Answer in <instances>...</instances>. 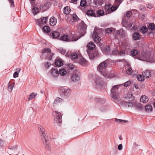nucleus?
I'll return each instance as SVG.
<instances>
[{
	"mask_svg": "<svg viewBox=\"0 0 155 155\" xmlns=\"http://www.w3.org/2000/svg\"><path fill=\"white\" fill-rule=\"evenodd\" d=\"M107 65V61H104L101 63L98 66L97 69L102 75L106 78L110 77V73L106 71Z\"/></svg>",
	"mask_w": 155,
	"mask_h": 155,
	"instance_id": "1",
	"label": "nucleus"
},
{
	"mask_svg": "<svg viewBox=\"0 0 155 155\" xmlns=\"http://www.w3.org/2000/svg\"><path fill=\"white\" fill-rule=\"evenodd\" d=\"M38 129L41 134V136L43 142L46 145L48 144L49 142L48 141L47 136L45 134L44 128L42 126L39 125Z\"/></svg>",
	"mask_w": 155,
	"mask_h": 155,
	"instance_id": "2",
	"label": "nucleus"
},
{
	"mask_svg": "<svg viewBox=\"0 0 155 155\" xmlns=\"http://www.w3.org/2000/svg\"><path fill=\"white\" fill-rule=\"evenodd\" d=\"M53 114L54 117V122L58 125L61 124L62 121L61 113L58 111L55 110L53 112Z\"/></svg>",
	"mask_w": 155,
	"mask_h": 155,
	"instance_id": "3",
	"label": "nucleus"
},
{
	"mask_svg": "<svg viewBox=\"0 0 155 155\" xmlns=\"http://www.w3.org/2000/svg\"><path fill=\"white\" fill-rule=\"evenodd\" d=\"M120 85L114 86L111 90L110 96L111 98L115 100H117L118 99L117 97L116 94L117 93V91Z\"/></svg>",
	"mask_w": 155,
	"mask_h": 155,
	"instance_id": "4",
	"label": "nucleus"
},
{
	"mask_svg": "<svg viewBox=\"0 0 155 155\" xmlns=\"http://www.w3.org/2000/svg\"><path fill=\"white\" fill-rule=\"evenodd\" d=\"M42 54L48 60H50L53 55V53L51 52V49L49 48H45L42 51Z\"/></svg>",
	"mask_w": 155,
	"mask_h": 155,
	"instance_id": "5",
	"label": "nucleus"
},
{
	"mask_svg": "<svg viewBox=\"0 0 155 155\" xmlns=\"http://www.w3.org/2000/svg\"><path fill=\"white\" fill-rule=\"evenodd\" d=\"M48 17H43L36 20V24L40 27L42 28L47 22Z\"/></svg>",
	"mask_w": 155,
	"mask_h": 155,
	"instance_id": "6",
	"label": "nucleus"
},
{
	"mask_svg": "<svg viewBox=\"0 0 155 155\" xmlns=\"http://www.w3.org/2000/svg\"><path fill=\"white\" fill-rule=\"evenodd\" d=\"M59 73L58 69L54 67L49 71V74L52 77L56 78L58 76Z\"/></svg>",
	"mask_w": 155,
	"mask_h": 155,
	"instance_id": "7",
	"label": "nucleus"
},
{
	"mask_svg": "<svg viewBox=\"0 0 155 155\" xmlns=\"http://www.w3.org/2000/svg\"><path fill=\"white\" fill-rule=\"evenodd\" d=\"M79 38H76L74 37H69L67 35H64L60 38V39L65 41H77Z\"/></svg>",
	"mask_w": 155,
	"mask_h": 155,
	"instance_id": "8",
	"label": "nucleus"
},
{
	"mask_svg": "<svg viewBox=\"0 0 155 155\" xmlns=\"http://www.w3.org/2000/svg\"><path fill=\"white\" fill-rule=\"evenodd\" d=\"M117 8L114 5L111 7V5L108 4L106 5L105 6V10L107 14H109L112 12L116 10Z\"/></svg>",
	"mask_w": 155,
	"mask_h": 155,
	"instance_id": "9",
	"label": "nucleus"
},
{
	"mask_svg": "<svg viewBox=\"0 0 155 155\" xmlns=\"http://www.w3.org/2000/svg\"><path fill=\"white\" fill-rule=\"evenodd\" d=\"M92 37L94 38V41L96 43H99L101 40V38L98 35L96 31H94L91 35Z\"/></svg>",
	"mask_w": 155,
	"mask_h": 155,
	"instance_id": "10",
	"label": "nucleus"
},
{
	"mask_svg": "<svg viewBox=\"0 0 155 155\" xmlns=\"http://www.w3.org/2000/svg\"><path fill=\"white\" fill-rule=\"evenodd\" d=\"M150 57V54L149 53H143L141 54L139 59L143 61H146L148 60Z\"/></svg>",
	"mask_w": 155,
	"mask_h": 155,
	"instance_id": "11",
	"label": "nucleus"
},
{
	"mask_svg": "<svg viewBox=\"0 0 155 155\" xmlns=\"http://www.w3.org/2000/svg\"><path fill=\"white\" fill-rule=\"evenodd\" d=\"M61 92L66 96L69 95L71 92V90L68 88L62 87L61 88Z\"/></svg>",
	"mask_w": 155,
	"mask_h": 155,
	"instance_id": "12",
	"label": "nucleus"
},
{
	"mask_svg": "<svg viewBox=\"0 0 155 155\" xmlns=\"http://www.w3.org/2000/svg\"><path fill=\"white\" fill-rule=\"evenodd\" d=\"M101 50L105 54L111 55L110 52V48L108 46H103L101 48Z\"/></svg>",
	"mask_w": 155,
	"mask_h": 155,
	"instance_id": "13",
	"label": "nucleus"
},
{
	"mask_svg": "<svg viewBox=\"0 0 155 155\" xmlns=\"http://www.w3.org/2000/svg\"><path fill=\"white\" fill-rule=\"evenodd\" d=\"M49 23L52 26H54L57 23L56 18L54 17H51L50 19Z\"/></svg>",
	"mask_w": 155,
	"mask_h": 155,
	"instance_id": "14",
	"label": "nucleus"
},
{
	"mask_svg": "<svg viewBox=\"0 0 155 155\" xmlns=\"http://www.w3.org/2000/svg\"><path fill=\"white\" fill-rule=\"evenodd\" d=\"M55 64L58 67H61L63 65L62 60L59 58H57L55 60Z\"/></svg>",
	"mask_w": 155,
	"mask_h": 155,
	"instance_id": "15",
	"label": "nucleus"
},
{
	"mask_svg": "<svg viewBox=\"0 0 155 155\" xmlns=\"http://www.w3.org/2000/svg\"><path fill=\"white\" fill-rule=\"evenodd\" d=\"M42 30L44 33L47 34L50 32V29L48 26L44 25L43 27L42 28Z\"/></svg>",
	"mask_w": 155,
	"mask_h": 155,
	"instance_id": "16",
	"label": "nucleus"
},
{
	"mask_svg": "<svg viewBox=\"0 0 155 155\" xmlns=\"http://www.w3.org/2000/svg\"><path fill=\"white\" fill-rule=\"evenodd\" d=\"M142 74L146 78H148L151 76L150 71L148 70H146L145 71L143 72Z\"/></svg>",
	"mask_w": 155,
	"mask_h": 155,
	"instance_id": "17",
	"label": "nucleus"
},
{
	"mask_svg": "<svg viewBox=\"0 0 155 155\" xmlns=\"http://www.w3.org/2000/svg\"><path fill=\"white\" fill-rule=\"evenodd\" d=\"M124 97L126 99L129 100H132L134 99L132 94L131 93H127L125 94L124 95Z\"/></svg>",
	"mask_w": 155,
	"mask_h": 155,
	"instance_id": "18",
	"label": "nucleus"
},
{
	"mask_svg": "<svg viewBox=\"0 0 155 155\" xmlns=\"http://www.w3.org/2000/svg\"><path fill=\"white\" fill-rule=\"evenodd\" d=\"M37 95V93L35 92L31 93L29 95L28 97V101H30L32 100Z\"/></svg>",
	"mask_w": 155,
	"mask_h": 155,
	"instance_id": "19",
	"label": "nucleus"
},
{
	"mask_svg": "<svg viewBox=\"0 0 155 155\" xmlns=\"http://www.w3.org/2000/svg\"><path fill=\"white\" fill-rule=\"evenodd\" d=\"M71 79L73 81L76 82L79 80L80 78L77 74H74L72 76Z\"/></svg>",
	"mask_w": 155,
	"mask_h": 155,
	"instance_id": "20",
	"label": "nucleus"
},
{
	"mask_svg": "<svg viewBox=\"0 0 155 155\" xmlns=\"http://www.w3.org/2000/svg\"><path fill=\"white\" fill-rule=\"evenodd\" d=\"M140 101L143 103H146L148 101V98L147 96L143 95L141 96Z\"/></svg>",
	"mask_w": 155,
	"mask_h": 155,
	"instance_id": "21",
	"label": "nucleus"
},
{
	"mask_svg": "<svg viewBox=\"0 0 155 155\" xmlns=\"http://www.w3.org/2000/svg\"><path fill=\"white\" fill-rule=\"evenodd\" d=\"M133 38L135 40H138L140 39V36L139 33L137 32L134 33L133 35Z\"/></svg>",
	"mask_w": 155,
	"mask_h": 155,
	"instance_id": "22",
	"label": "nucleus"
},
{
	"mask_svg": "<svg viewBox=\"0 0 155 155\" xmlns=\"http://www.w3.org/2000/svg\"><path fill=\"white\" fill-rule=\"evenodd\" d=\"M127 69H126V72L127 74L129 75L131 74L133 72V71L130 68V65L128 64H127Z\"/></svg>",
	"mask_w": 155,
	"mask_h": 155,
	"instance_id": "23",
	"label": "nucleus"
},
{
	"mask_svg": "<svg viewBox=\"0 0 155 155\" xmlns=\"http://www.w3.org/2000/svg\"><path fill=\"white\" fill-rule=\"evenodd\" d=\"M123 0H115L114 6L117 9L120 5L122 3Z\"/></svg>",
	"mask_w": 155,
	"mask_h": 155,
	"instance_id": "24",
	"label": "nucleus"
},
{
	"mask_svg": "<svg viewBox=\"0 0 155 155\" xmlns=\"http://www.w3.org/2000/svg\"><path fill=\"white\" fill-rule=\"evenodd\" d=\"M87 46L89 49L91 50L95 48V45L93 42H91L87 44Z\"/></svg>",
	"mask_w": 155,
	"mask_h": 155,
	"instance_id": "25",
	"label": "nucleus"
},
{
	"mask_svg": "<svg viewBox=\"0 0 155 155\" xmlns=\"http://www.w3.org/2000/svg\"><path fill=\"white\" fill-rule=\"evenodd\" d=\"M145 110L147 112H149L152 110V107L150 105H146L145 107Z\"/></svg>",
	"mask_w": 155,
	"mask_h": 155,
	"instance_id": "26",
	"label": "nucleus"
},
{
	"mask_svg": "<svg viewBox=\"0 0 155 155\" xmlns=\"http://www.w3.org/2000/svg\"><path fill=\"white\" fill-rule=\"evenodd\" d=\"M137 80L140 82L143 81L145 79L144 77L143 76V75L141 74L137 75Z\"/></svg>",
	"mask_w": 155,
	"mask_h": 155,
	"instance_id": "27",
	"label": "nucleus"
},
{
	"mask_svg": "<svg viewBox=\"0 0 155 155\" xmlns=\"http://www.w3.org/2000/svg\"><path fill=\"white\" fill-rule=\"evenodd\" d=\"M135 108L139 110H141L143 108V106L141 104H137L134 105Z\"/></svg>",
	"mask_w": 155,
	"mask_h": 155,
	"instance_id": "28",
	"label": "nucleus"
},
{
	"mask_svg": "<svg viewBox=\"0 0 155 155\" xmlns=\"http://www.w3.org/2000/svg\"><path fill=\"white\" fill-rule=\"evenodd\" d=\"M39 9L36 7H34L32 10V12L34 15H36L39 12Z\"/></svg>",
	"mask_w": 155,
	"mask_h": 155,
	"instance_id": "29",
	"label": "nucleus"
},
{
	"mask_svg": "<svg viewBox=\"0 0 155 155\" xmlns=\"http://www.w3.org/2000/svg\"><path fill=\"white\" fill-rule=\"evenodd\" d=\"M87 15L91 16H96L94 11L93 10H89L87 12Z\"/></svg>",
	"mask_w": 155,
	"mask_h": 155,
	"instance_id": "30",
	"label": "nucleus"
},
{
	"mask_svg": "<svg viewBox=\"0 0 155 155\" xmlns=\"http://www.w3.org/2000/svg\"><path fill=\"white\" fill-rule=\"evenodd\" d=\"M115 121L118 123L122 124L127 122V120H123L120 119H115Z\"/></svg>",
	"mask_w": 155,
	"mask_h": 155,
	"instance_id": "31",
	"label": "nucleus"
},
{
	"mask_svg": "<svg viewBox=\"0 0 155 155\" xmlns=\"http://www.w3.org/2000/svg\"><path fill=\"white\" fill-rule=\"evenodd\" d=\"M64 13L65 14H68L70 12V8L68 6L65 7L64 8Z\"/></svg>",
	"mask_w": 155,
	"mask_h": 155,
	"instance_id": "32",
	"label": "nucleus"
},
{
	"mask_svg": "<svg viewBox=\"0 0 155 155\" xmlns=\"http://www.w3.org/2000/svg\"><path fill=\"white\" fill-rule=\"evenodd\" d=\"M86 60L83 58H81L78 59V62L81 64H84L86 62Z\"/></svg>",
	"mask_w": 155,
	"mask_h": 155,
	"instance_id": "33",
	"label": "nucleus"
},
{
	"mask_svg": "<svg viewBox=\"0 0 155 155\" xmlns=\"http://www.w3.org/2000/svg\"><path fill=\"white\" fill-rule=\"evenodd\" d=\"M59 74L61 76H64L67 73L66 71L64 69H61L59 71Z\"/></svg>",
	"mask_w": 155,
	"mask_h": 155,
	"instance_id": "34",
	"label": "nucleus"
},
{
	"mask_svg": "<svg viewBox=\"0 0 155 155\" xmlns=\"http://www.w3.org/2000/svg\"><path fill=\"white\" fill-rule=\"evenodd\" d=\"M60 35L59 33L57 31H54L52 33V36L54 38H57Z\"/></svg>",
	"mask_w": 155,
	"mask_h": 155,
	"instance_id": "35",
	"label": "nucleus"
},
{
	"mask_svg": "<svg viewBox=\"0 0 155 155\" xmlns=\"http://www.w3.org/2000/svg\"><path fill=\"white\" fill-rule=\"evenodd\" d=\"M14 85L15 84L14 83H12L11 84H8V90L9 91L11 92L12 91Z\"/></svg>",
	"mask_w": 155,
	"mask_h": 155,
	"instance_id": "36",
	"label": "nucleus"
},
{
	"mask_svg": "<svg viewBox=\"0 0 155 155\" xmlns=\"http://www.w3.org/2000/svg\"><path fill=\"white\" fill-rule=\"evenodd\" d=\"M94 79L95 83L97 84H100L101 81L100 77H95Z\"/></svg>",
	"mask_w": 155,
	"mask_h": 155,
	"instance_id": "37",
	"label": "nucleus"
},
{
	"mask_svg": "<svg viewBox=\"0 0 155 155\" xmlns=\"http://www.w3.org/2000/svg\"><path fill=\"white\" fill-rule=\"evenodd\" d=\"M63 100L62 99L60 98L59 97H57L54 102V104H57L58 103L62 102Z\"/></svg>",
	"mask_w": 155,
	"mask_h": 155,
	"instance_id": "38",
	"label": "nucleus"
},
{
	"mask_svg": "<svg viewBox=\"0 0 155 155\" xmlns=\"http://www.w3.org/2000/svg\"><path fill=\"white\" fill-rule=\"evenodd\" d=\"M149 30H151L152 31L155 29V25L153 23H151L149 24L148 27Z\"/></svg>",
	"mask_w": 155,
	"mask_h": 155,
	"instance_id": "39",
	"label": "nucleus"
},
{
	"mask_svg": "<svg viewBox=\"0 0 155 155\" xmlns=\"http://www.w3.org/2000/svg\"><path fill=\"white\" fill-rule=\"evenodd\" d=\"M147 31V28L146 26H143L140 30V32L143 34L146 32Z\"/></svg>",
	"mask_w": 155,
	"mask_h": 155,
	"instance_id": "40",
	"label": "nucleus"
},
{
	"mask_svg": "<svg viewBox=\"0 0 155 155\" xmlns=\"http://www.w3.org/2000/svg\"><path fill=\"white\" fill-rule=\"evenodd\" d=\"M138 53V51L135 49H134L131 51V54L132 56L136 55Z\"/></svg>",
	"mask_w": 155,
	"mask_h": 155,
	"instance_id": "41",
	"label": "nucleus"
},
{
	"mask_svg": "<svg viewBox=\"0 0 155 155\" xmlns=\"http://www.w3.org/2000/svg\"><path fill=\"white\" fill-rule=\"evenodd\" d=\"M125 104L126 107H132L133 106H134L132 103L130 102H126Z\"/></svg>",
	"mask_w": 155,
	"mask_h": 155,
	"instance_id": "42",
	"label": "nucleus"
},
{
	"mask_svg": "<svg viewBox=\"0 0 155 155\" xmlns=\"http://www.w3.org/2000/svg\"><path fill=\"white\" fill-rule=\"evenodd\" d=\"M71 57L74 59H78V56L77 54L75 53H72L71 54Z\"/></svg>",
	"mask_w": 155,
	"mask_h": 155,
	"instance_id": "43",
	"label": "nucleus"
},
{
	"mask_svg": "<svg viewBox=\"0 0 155 155\" xmlns=\"http://www.w3.org/2000/svg\"><path fill=\"white\" fill-rule=\"evenodd\" d=\"M104 13V11L102 10H99L97 12V13L99 16L103 15Z\"/></svg>",
	"mask_w": 155,
	"mask_h": 155,
	"instance_id": "44",
	"label": "nucleus"
},
{
	"mask_svg": "<svg viewBox=\"0 0 155 155\" xmlns=\"http://www.w3.org/2000/svg\"><path fill=\"white\" fill-rule=\"evenodd\" d=\"M119 53V52L118 51V50L117 49H116L112 51V53H111V54L112 55H117Z\"/></svg>",
	"mask_w": 155,
	"mask_h": 155,
	"instance_id": "45",
	"label": "nucleus"
},
{
	"mask_svg": "<svg viewBox=\"0 0 155 155\" xmlns=\"http://www.w3.org/2000/svg\"><path fill=\"white\" fill-rule=\"evenodd\" d=\"M86 3L85 0H81L80 3V5L82 7H84L86 5Z\"/></svg>",
	"mask_w": 155,
	"mask_h": 155,
	"instance_id": "46",
	"label": "nucleus"
},
{
	"mask_svg": "<svg viewBox=\"0 0 155 155\" xmlns=\"http://www.w3.org/2000/svg\"><path fill=\"white\" fill-rule=\"evenodd\" d=\"M59 52L61 54H64L65 53V51L62 48H60L59 49Z\"/></svg>",
	"mask_w": 155,
	"mask_h": 155,
	"instance_id": "47",
	"label": "nucleus"
},
{
	"mask_svg": "<svg viewBox=\"0 0 155 155\" xmlns=\"http://www.w3.org/2000/svg\"><path fill=\"white\" fill-rule=\"evenodd\" d=\"M68 68L71 70L74 69V65L71 64H69L68 65Z\"/></svg>",
	"mask_w": 155,
	"mask_h": 155,
	"instance_id": "48",
	"label": "nucleus"
},
{
	"mask_svg": "<svg viewBox=\"0 0 155 155\" xmlns=\"http://www.w3.org/2000/svg\"><path fill=\"white\" fill-rule=\"evenodd\" d=\"M132 15V13L130 11H128L127 12L126 16L128 17H130Z\"/></svg>",
	"mask_w": 155,
	"mask_h": 155,
	"instance_id": "49",
	"label": "nucleus"
},
{
	"mask_svg": "<svg viewBox=\"0 0 155 155\" xmlns=\"http://www.w3.org/2000/svg\"><path fill=\"white\" fill-rule=\"evenodd\" d=\"M131 84L130 82L129 81H127L124 84V85L125 87H127L129 86Z\"/></svg>",
	"mask_w": 155,
	"mask_h": 155,
	"instance_id": "50",
	"label": "nucleus"
},
{
	"mask_svg": "<svg viewBox=\"0 0 155 155\" xmlns=\"http://www.w3.org/2000/svg\"><path fill=\"white\" fill-rule=\"evenodd\" d=\"M51 64L48 62H47L45 64V67L47 69H48L51 66Z\"/></svg>",
	"mask_w": 155,
	"mask_h": 155,
	"instance_id": "51",
	"label": "nucleus"
},
{
	"mask_svg": "<svg viewBox=\"0 0 155 155\" xmlns=\"http://www.w3.org/2000/svg\"><path fill=\"white\" fill-rule=\"evenodd\" d=\"M112 29L111 28H107L106 30V33L108 34H110L112 31Z\"/></svg>",
	"mask_w": 155,
	"mask_h": 155,
	"instance_id": "52",
	"label": "nucleus"
},
{
	"mask_svg": "<svg viewBox=\"0 0 155 155\" xmlns=\"http://www.w3.org/2000/svg\"><path fill=\"white\" fill-rule=\"evenodd\" d=\"M153 7V5L151 3H149L147 5V8L151 9Z\"/></svg>",
	"mask_w": 155,
	"mask_h": 155,
	"instance_id": "53",
	"label": "nucleus"
},
{
	"mask_svg": "<svg viewBox=\"0 0 155 155\" xmlns=\"http://www.w3.org/2000/svg\"><path fill=\"white\" fill-rule=\"evenodd\" d=\"M17 148V146L16 145H15L14 146L11 147L10 149L13 150H16Z\"/></svg>",
	"mask_w": 155,
	"mask_h": 155,
	"instance_id": "54",
	"label": "nucleus"
},
{
	"mask_svg": "<svg viewBox=\"0 0 155 155\" xmlns=\"http://www.w3.org/2000/svg\"><path fill=\"white\" fill-rule=\"evenodd\" d=\"M125 54V51H120V52H119V55L121 56H123Z\"/></svg>",
	"mask_w": 155,
	"mask_h": 155,
	"instance_id": "55",
	"label": "nucleus"
},
{
	"mask_svg": "<svg viewBox=\"0 0 155 155\" xmlns=\"http://www.w3.org/2000/svg\"><path fill=\"white\" fill-rule=\"evenodd\" d=\"M123 31L122 29H120L118 30L117 31V33L118 34L122 35L123 33Z\"/></svg>",
	"mask_w": 155,
	"mask_h": 155,
	"instance_id": "56",
	"label": "nucleus"
},
{
	"mask_svg": "<svg viewBox=\"0 0 155 155\" xmlns=\"http://www.w3.org/2000/svg\"><path fill=\"white\" fill-rule=\"evenodd\" d=\"M10 3L11 6L14 7V2L13 0H8Z\"/></svg>",
	"mask_w": 155,
	"mask_h": 155,
	"instance_id": "57",
	"label": "nucleus"
},
{
	"mask_svg": "<svg viewBox=\"0 0 155 155\" xmlns=\"http://www.w3.org/2000/svg\"><path fill=\"white\" fill-rule=\"evenodd\" d=\"M71 16L72 18L74 20H75L77 17L76 14H73Z\"/></svg>",
	"mask_w": 155,
	"mask_h": 155,
	"instance_id": "58",
	"label": "nucleus"
},
{
	"mask_svg": "<svg viewBox=\"0 0 155 155\" xmlns=\"http://www.w3.org/2000/svg\"><path fill=\"white\" fill-rule=\"evenodd\" d=\"M18 75V73L17 71L15 72L13 74V77L14 78L17 77Z\"/></svg>",
	"mask_w": 155,
	"mask_h": 155,
	"instance_id": "59",
	"label": "nucleus"
},
{
	"mask_svg": "<svg viewBox=\"0 0 155 155\" xmlns=\"http://www.w3.org/2000/svg\"><path fill=\"white\" fill-rule=\"evenodd\" d=\"M123 148V146L122 144H120L118 145V149L119 150H121Z\"/></svg>",
	"mask_w": 155,
	"mask_h": 155,
	"instance_id": "60",
	"label": "nucleus"
},
{
	"mask_svg": "<svg viewBox=\"0 0 155 155\" xmlns=\"http://www.w3.org/2000/svg\"><path fill=\"white\" fill-rule=\"evenodd\" d=\"M81 24L83 26V29H85L86 28V25L83 22H81Z\"/></svg>",
	"mask_w": 155,
	"mask_h": 155,
	"instance_id": "61",
	"label": "nucleus"
},
{
	"mask_svg": "<svg viewBox=\"0 0 155 155\" xmlns=\"http://www.w3.org/2000/svg\"><path fill=\"white\" fill-rule=\"evenodd\" d=\"M5 141L2 139H0V146H2L3 145Z\"/></svg>",
	"mask_w": 155,
	"mask_h": 155,
	"instance_id": "62",
	"label": "nucleus"
},
{
	"mask_svg": "<svg viewBox=\"0 0 155 155\" xmlns=\"http://www.w3.org/2000/svg\"><path fill=\"white\" fill-rule=\"evenodd\" d=\"M40 8L41 9H43L44 8V6L43 5H41V6Z\"/></svg>",
	"mask_w": 155,
	"mask_h": 155,
	"instance_id": "63",
	"label": "nucleus"
},
{
	"mask_svg": "<svg viewBox=\"0 0 155 155\" xmlns=\"http://www.w3.org/2000/svg\"><path fill=\"white\" fill-rule=\"evenodd\" d=\"M17 71L19 72L21 71V69L20 68H17L16 69Z\"/></svg>",
	"mask_w": 155,
	"mask_h": 155,
	"instance_id": "64",
	"label": "nucleus"
}]
</instances>
